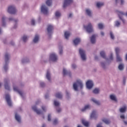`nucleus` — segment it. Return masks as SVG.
Returning <instances> with one entry per match:
<instances>
[{"label": "nucleus", "mask_w": 127, "mask_h": 127, "mask_svg": "<svg viewBox=\"0 0 127 127\" xmlns=\"http://www.w3.org/2000/svg\"><path fill=\"white\" fill-rule=\"evenodd\" d=\"M38 105H39V101L36 102V104L32 107L33 111H35L37 115H42V114H43V112L45 113L47 111V107L44 105L41 106L42 111L38 110L37 109Z\"/></svg>", "instance_id": "f257e3e1"}, {"label": "nucleus", "mask_w": 127, "mask_h": 127, "mask_svg": "<svg viewBox=\"0 0 127 127\" xmlns=\"http://www.w3.org/2000/svg\"><path fill=\"white\" fill-rule=\"evenodd\" d=\"M84 84L83 81L80 79H77L73 84V88L74 91H78V88L79 89H83Z\"/></svg>", "instance_id": "f03ea898"}, {"label": "nucleus", "mask_w": 127, "mask_h": 127, "mask_svg": "<svg viewBox=\"0 0 127 127\" xmlns=\"http://www.w3.org/2000/svg\"><path fill=\"white\" fill-rule=\"evenodd\" d=\"M83 27L86 31H87L88 33H91V32H94V27H93V25L91 23H88V24L86 25H83Z\"/></svg>", "instance_id": "7ed1b4c3"}, {"label": "nucleus", "mask_w": 127, "mask_h": 127, "mask_svg": "<svg viewBox=\"0 0 127 127\" xmlns=\"http://www.w3.org/2000/svg\"><path fill=\"white\" fill-rule=\"evenodd\" d=\"M10 55L8 53H6L5 54V64L3 66V69L4 71H7L8 69V65H7V64L8 63V60L9 59Z\"/></svg>", "instance_id": "20e7f679"}, {"label": "nucleus", "mask_w": 127, "mask_h": 127, "mask_svg": "<svg viewBox=\"0 0 127 127\" xmlns=\"http://www.w3.org/2000/svg\"><path fill=\"white\" fill-rule=\"evenodd\" d=\"M41 12L44 14H48L49 13V11L48 10V7L46 6L45 4H43L41 6Z\"/></svg>", "instance_id": "39448f33"}, {"label": "nucleus", "mask_w": 127, "mask_h": 127, "mask_svg": "<svg viewBox=\"0 0 127 127\" xmlns=\"http://www.w3.org/2000/svg\"><path fill=\"white\" fill-rule=\"evenodd\" d=\"M49 59L53 62H57L58 61V56L55 53H52L50 55Z\"/></svg>", "instance_id": "423d86ee"}, {"label": "nucleus", "mask_w": 127, "mask_h": 127, "mask_svg": "<svg viewBox=\"0 0 127 127\" xmlns=\"http://www.w3.org/2000/svg\"><path fill=\"white\" fill-rule=\"evenodd\" d=\"M7 12L11 14H14L16 13V8L14 5H10L8 7Z\"/></svg>", "instance_id": "0eeeda50"}, {"label": "nucleus", "mask_w": 127, "mask_h": 127, "mask_svg": "<svg viewBox=\"0 0 127 127\" xmlns=\"http://www.w3.org/2000/svg\"><path fill=\"white\" fill-rule=\"evenodd\" d=\"M79 52L82 60L83 61H86L87 59V56H86V53L84 50H83V49H79Z\"/></svg>", "instance_id": "6e6552de"}, {"label": "nucleus", "mask_w": 127, "mask_h": 127, "mask_svg": "<svg viewBox=\"0 0 127 127\" xmlns=\"http://www.w3.org/2000/svg\"><path fill=\"white\" fill-rule=\"evenodd\" d=\"M116 13L119 15V18L123 21V23H126V20L123 17V15H125L124 12L117 10L116 11Z\"/></svg>", "instance_id": "1a4fd4ad"}, {"label": "nucleus", "mask_w": 127, "mask_h": 127, "mask_svg": "<svg viewBox=\"0 0 127 127\" xmlns=\"http://www.w3.org/2000/svg\"><path fill=\"white\" fill-rule=\"evenodd\" d=\"M13 89L14 92L18 93V94H19L21 97H23V96H24V94L23 93V92H22V91H20L19 89H18V87H17L16 84H13Z\"/></svg>", "instance_id": "9d476101"}, {"label": "nucleus", "mask_w": 127, "mask_h": 127, "mask_svg": "<svg viewBox=\"0 0 127 127\" xmlns=\"http://www.w3.org/2000/svg\"><path fill=\"white\" fill-rule=\"evenodd\" d=\"M99 117V114L97 111H93L90 115V119H94V120H97Z\"/></svg>", "instance_id": "9b49d317"}, {"label": "nucleus", "mask_w": 127, "mask_h": 127, "mask_svg": "<svg viewBox=\"0 0 127 127\" xmlns=\"http://www.w3.org/2000/svg\"><path fill=\"white\" fill-rule=\"evenodd\" d=\"M86 85L87 89L90 90L93 88V86H94V83H93V81L89 80L86 82Z\"/></svg>", "instance_id": "f8f14e48"}, {"label": "nucleus", "mask_w": 127, "mask_h": 127, "mask_svg": "<svg viewBox=\"0 0 127 127\" xmlns=\"http://www.w3.org/2000/svg\"><path fill=\"white\" fill-rule=\"evenodd\" d=\"M5 100L9 107H11L12 106V103L11 102V100H10V96L9 94L5 95Z\"/></svg>", "instance_id": "ddd939ff"}, {"label": "nucleus", "mask_w": 127, "mask_h": 127, "mask_svg": "<svg viewBox=\"0 0 127 127\" xmlns=\"http://www.w3.org/2000/svg\"><path fill=\"white\" fill-rule=\"evenodd\" d=\"M4 88H5V90L10 91V87H9V85H8L9 84V79H4Z\"/></svg>", "instance_id": "4468645a"}, {"label": "nucleus", "mask_w": 127, "mask_h": 127, "mask_svg": "<svg viewBox=\"0 0 127 127\" xmlns=\"http://www.w3.org/2000/svg\"><path fill=\"white\" fill-rule=\"evenodd\" d=\"M52 31H53V25L51 24L48 25L47 28L48 34L50 35L52 33Z\"/></svg>", "instance_id": "2eb2a0df"}, {"label": "nucleus", "mask_w": 127, "mask_h": 127, "mask_svg": "<svg viewBox=\"0 0 127 127\" xmlns=\"http://www.w3.org/2000/svg\"><path fill=\"white\" fill-rule=\"evenodd\" d=\"M96 38H97V35L96 34L92 35L90 37V42L92 44H95V43H96Z\"/></svg>", "instance_id": "dca6fc26"}, {"label": "nucleus", "mask_w": 127, "mask_h": 127, "mask_svg": "<svg viewBox=\"0 0 127 127\" xmlns=\"http://www.w3.org/2000/svg\"><path fill=\"white\" fill-rule=\"evenodd\" d=\"M6 17L5 16H3L1 19V25L2 26H5L6 25Z\"/></svg>", "instance_id": "f3484780"}, {"label": "nucleus", "mask_w": 127, "mask_h": 127, "mask_svg": "<svg viewBox=\"0 0 127 127\" xmlns=\"http://www.w3.org/2000/svg\"><path fill=\"white\" fill-rule=\"evenodd\" d=\"M73 2V0H64V7H66L67 5L72 3Z\"/></svg>", "instance_id": "a211bd4d"}, {"label": "nucleus", "mask_w": 127, "mask_h": 127, "mask_svg": "<svg viewBox=\"0 0 127 127\" xmlns=\"http://www.w3.org/2000/svg\"><path fill=\"white\" fill-rule=\"evenodd\" d=\"M15 118L16 121H17V122L18 123H21V117H20L18 114L16 113L15 114Z\"/></svg>", "instance_id": "6ab92c4d"}, {"label": "nucleus", "mask_w": 127, "mask_h": 127, "mask_svg": "<svg viewBox=\"0 0 127 127\" xmlns=\"http://www.w3.org/2000/svg\"><path fill=\"white\" fill-rule=\"evenodd\" d=\"M73 42L74 45H78V44L81 42V39L79 38H76L73 40Z\"/></svg>", "instance_id": "aec40b11"}, {"label": "nucleus", "mask_w": 127, "mask_h": 127, "mask_svg": "<svg viewBox=\"0 0 127 127\" xmlns=\"http://www.w3.org/2000/svg\"><path fill=\"white\" fill-rule=\"evenodd\" d=\"M110 99L114 102H118V99H117V96L115 94H111L110 95Z\"/></svg>", "instance_id": "412c9836"}, {"label": "nucleus", "mask_w": 127, "mask_h": 127, "mask_svg": "<svg viewBox=\"0 0 127 127\" xmlns=\"http://www.w3.org/2000/svg\"><path fill=\"white\" fill-rule=\"evenodd\" d=\"M46 77L48 81H51V73H50V71L47 70Z\"/></svg>", "instance_id": "4be33fe9"}, {"label": "nucleus", "mask_w": 127, "mask_h": 127, "mask_svg": "<svg viewBox=\"0 0 127 127\" xmlns=\"http://www.w3.org/2000/svg\"><path fill=\"white\" fill-rule=\"evenodd\" d=\"M63 74L64 75V76H65V75H68V76H70L71 72H70V71H67V70L66 69V68H63Z\"/></svg>", "instance_id": "5701e85b"}, {"label": "nucleus", "mask_w": 127, "mask_h": 127, "mask_svg": "<svg viewBox=\"0 0 127 127\" xmlns=\"http://www.w3.org/2000/svg\"><path fill=\"white\" fill-rule=\"evenodd\" d=\"M70 35H71V33L70 32L65 31L64 32V38H65V39H68Z\"/></svg>", "instance_id": "b1692460"}, {"label": "nucleus", "mask_w": 127, "mask_h": 127, "mask_svg": "<svg viewBox=\"0 0 127 127\" xmlns=\"http://www.w3.org/2000/svg\"><path fill=\"white\" fill-rule=\"evenodd\" d=\"M91 101L92 102L94 103V104H96V105H97V106H100V105H101V103L100 102V101L97 100L96 99L94 98H91Z\"/></svg>", "instance_id": "393cba45"}, {"label": "nucleus", "mask_w": 127, "mask_h": 127, "mask_svg": "<svg viewBox=\"0 0 127 127\" xmlns=\"http://www.w3.org/2000/svg\"><path fill=\"white\" fill-rule=\"evenodd\" d=\"M96 6L98 8H100V7H102V6H104V2L101 1H98L96 2Z\"/></svg>", "instance_id": "a878e982"}, {"label": "nucleus", "mask_w": 127, "mask_h": 127, "mask_svg": "<svg viewBox=\"0 0 127 127\" xmlns=\"http://www.w3.org/2000/svg\"><path fill=\"white\" fill-rule=\"evenodd\" d=\"M39 41V36L38 35H36L33 39V42L34 43H37Z\"/></svg>", "instance_id": "bb28decb"}, {"label": "nucleus", "mask_w": 127, "mask_h": 127, "mask_svg": "<svg viewBox=\"0 0 127 127\" xmlns=\"http://www.w3.org/2000/svg\"><path fill=\"white\" fill-rule=\"evenodd\" d=\"M127 107L126 106H124L120 109V113H125L127 111Z\"/></svg>", "instance_id": "cd10ccee"}, {"label": "nucleus", "mask_w": 127, "mask_h": 127, "mask_svg": "<svg viewBox=\"0 0 127 127\" xmlns=\"http://www.w3.org/2000/svg\"><path fill=\"white\" fill-rule=\"evenodd\" d=\"M63 96V95H62V93H61V92H57L55 94V97L56 98H58L59 99H61Z\"/></svg>", "instance_id": "c85d7f7f"}, {"label": "nucleus", "mask_w": 127, "mask_h": 127, "mask_svg": "<svg viewBox=\"0 0 127 127\" xmlns=\"http://www.w3.org/2000/svg\"><path fill=\"white\" fill-rule=\"evenodd\" d=\"M124 68H125V64H121L118 66V69H119L120 71H123Z\"/></svg>", "instance_id": "c756f323"}, {"label": "nucleus", "mask_w": 127, "mask_h": 127, "mask_svg": "<svg viewBox=\"0 0 127 127\" xmlns=\"http://www.w3.org/2000/svg\"><path fill=\"white\" fill-rule=\"evenodd\" d=\"M116 60L117 62H122L123 61V59L120 56V55H116Z\"/></svg>", "instance_id": "7c9ffc66"}, {"label": "nucleus", "mask_w": 127, "mask_h": 127, "mask_svg": "<svg viewBox=\"0 0 127 127\" xmlns=\"http://www.w3.org/2000/svg\"><path fill=\"white\" fill-rule=\"evenodd\" d=\"M85 11L87 15L89 16H92V11H91L90 9H86Z\"/></svg>", "instance_id": "2f4dec72"}, {"label": "nucleus", "mask_w": 127, "mask_h": 127, "mask_svg": "<svg viewBox=\"0 0 127 127\" xmlns=\"http://www.w3.org/2000/svg\"><path fill=\"white\" fill-rule=\"evenodd\" d=\"M21 39L23 40V42H26L27 39H28V36L24 35L22 37Z\"/></svg>", "instance_id": "473e14b6"}, {"label": "nucleus", "mask_w": 127, "mask_h": 127, "mask_svg": "<svg viewBox=\"0 0 127 127\" xmlns=\"http://www.w3.org/2000/svg\"><path fill=\"white\" fill-rule=\"evenodd\" d=\"M91 108V106L89 105H86L82 110V112H85L87 110H89Z\"/></svg>", "instance_id": "72a5a7b5"}, {"label": "nucleus", "mask_w": 127, "mask_h": 127, "mask_svg": "<svg viewBox=\"0 0 127 127\" xmlns=\"http://www.w3.org/2000/svg\"><path fill=\"white\" fill-rule=\"evenodd\" d=\"M60 16H61V13H60V12L59 11H57L55 12V17L57 18H59V17H60Z\"/></svg>", "instance_id": "f704fd0d"}, {"label": "nucleus", "mask_w": 127, "mask_h": 127, "mask_svg": "<svg viewBox=\"0 0 127 127\" xmlns=\"http://www.w3.org/2000/svg\"><path fill=\"white\" fill-rule=\"evenodd\" d=\"M121 51V49L119 47L115 48V52L116 55H119L120 52Z\"/></svg>", "instance_id": "c9c22d12"}, {"label": "nucleus", "mask_w": 127, "mask_h": 127, "mask_svg": "<svg viewBox=\"0 0 127 127\" xmlns=\"http://www.w3.org/2000/svg\"><path fill=\"white\" fill-rule=\"evenodd\" d=\"M82 123L83 125L85 126V127H89V122L86 121L84 120H83L82 121Z\"/></svg>", "instance_id": "e433bc0d"}, {"label": "nucleus", "mask_w": 127, "mask_h": 127, "mask_svg": "<svg viewBox=\"0 0 127 127\" xmlns=\"http://www.w3.org/2000/svg\"><path fill=\"white\" fill-rule=\"evenodd\" d=\"M46 3L48 6H50L51 4H52V0H47L46 1Z\"/></svg>", "instance_id": "4c0bfd02"}, {"label": "nucleus", "mask_w": 127, "mask_h": 127, "mask_svg": "<svg viewBox=\"0 0 127 127\" xmlns=\"http://www.w3.org/2000/svg\"><path fill=\"white\" fill-rule=\"evenodd\" d=\"M98 26L99 29H103L104 28V24L102 23H98Z\"/></svg>", "instance_id": "58836bf2"}, {"label": "nucleus", "mask_w": 127, "mask_h": 127, "mask_svg": "<svg viewBox=\"0 0 127 127\" xmlns=\"http://www.w3.org/2000/svg\"><path fill=\"white\" fill-rule=\"evenodd\" d=\"M100 55L103 58H106V53L104 51L100 52Z\"/></svg>", "instance_id": "ea45409f"}, {"label": "nucleus", "mask_w": 127, "mask_h": 127, "mask_svg": "<svg viewBox=\"0 0 127 127\" xmlns=\"http://www.w3.org/2000/svg\"><path fill=\"white\" fill-rule=\"evenodd\" d=\"M94 94H99L100 93V89L99 88H95L93 91Z\"/></svg>", "instance_id": "a19ab883"}, {"label": "nucleus", "mask_w": 127, "mask_h": 127, "mask_svg": "<svg viewBox=\"0 0 127 127\" xmlns=\"http://www.w3.org/2000/svg\"><path fill=\"white\" fill-rule=\"evenodd\" d=\"M103 122H104V123H105V124H106V125H109V124H110L111 121H110V120L104 119L103 120Z\"/></svg>", "instance_id": "79ce46f5"}, {"label": "nucleus", "mask_w": 127, "mask_h": 127, "mask_svg": "<svg viewBox=\"0 0 127 127\" xmlns=\"http://www.w3.org/2000/svg\"><path fill=\"white\" fill-rule=\"evenodd\" d=\"M54 104L56 107H59V106L60 105V103H59V102H58L56 100H55L54 101Z\"/></svg>", "instance_id": "37998d69"}, {"label": "nucleus", "mask_w": 127, "mask_h": 127, "mask_svg": "<svg viewBox=\"0 0 127 127\" xmlns=\"http://www.w3.org/2000/svg\"><path fill=\"white\" fill-rule=\"evenodd\" d=\"M59 55H62V54H63V50H62V47H59Z\"/></svg>", "instance_id": "c03bdc74"}, {"label": "nucleus", "mask_w": 127, "mask_h": 127, "mask_svg": "<svg viewBox=\"0 0 127 127\" xmlns=\"http://www.w3.org/2000/svg\"><path fill=\"white\" fill-rule=\"evenodd\" d=\"M110 37H111V39H115V35H114V33H113V32L111 31L110 32Z\"/></svg>", "instance_id": "a18cd8bd"}, {"label": "nucleus", "mask_w": 127, "mask_h": 127, "mask_svg": "<svg viewBox=\"0 0 127 127\" xmlns=\"http://www.w3.org/2000/svg\"><path fill=\"white\" fill-rule=\"evenodd\" d=\"M59 123V121H58V119H55L53 122V125H57Z\"/></svg>", "instance_id": "49530a36"}, {"label": "nucleus", "mask_w": 127, "mask_h": 127, "mask_svg": "<svg viewBox=\"0 0 127 127\" xmlns=\"http://www.w3.org/2000/svg\"><path fill=\"white\" fill-rule=\"evenodd\" d=\"M121 25V23L119 21H115V26L119 27Z\"/></svg>", "instance_id": "de8ad7c7"}, {"label": "nucleus", "mask_w": 127, "mask_h": 127, "mask_svg": "<svg viewBox=\"0 0 127 127\" xmlns=\"http://www.w3.org/2000/svg\"><path fill=\"white\" fill-rule=\"evenodd\" d=\"M121 1V4H124V2H125V1L124 0H115V2L116 3H118V2H120Z\"/></svg>", "instance_id": "09e8293b"}, {"label": "nucleus", "mask_w": 127, "mask_h": 127, "mask_svg": "<svg viewBox=\"0 0 127 127\" xmlns=\"http://www.w3.org/2000/svg\"><path fill=\"white\" fill-rule=\"evenodd\" d=\"M9 21H11L12 20H13V21H15V22H17V21H18V19H16V20H15V19H13V18H12V17H10V18H9Z\"/></svg>", "instance_id": "8fccbe9b"}, {"label": "nucleus", "mask_w": 127, "mask_h": 127, "mask_svg": "<svg viewBox=\"0 0 127 127\" xmlns=\"http://www.w3.org/2000/svg\"><path fill=\"white\" fill-rule=\"evenodd\" d=\"M31 23L32 25H35V20L34 19H32L31 20Z\"/></svg>", "instance_id": "3c124183"}, {"label": "nucleus", "mask_w": 127, "mask_h": 127, "mask_svg": "<svg viewBox=\"0 0 127 127\" xmlns=\"http://www.w3.org/2000/svg\"><path fill=\"white\" fill-rule=\"evenodd\" d=\"M48 122H51V114H49L48 116Z\"/></svg>", "instance_id": "603ef678"}, {"label": "nucleus", "mask_w": 127, "mask_h": 127, "mask_svg": "<svg viewBox=\"0 0 127 127\" xmlns=\"http://www.w3.org/2000/svg\"><path fill=\"white\" fill-rule=\"evenodd\" d=\"M113 56H114V54H113V53H111L110 56L109 57V60H113Z\"/></svg>", "instance_id": "864d4df0"}, {"label": "nucleus", "mask_w": 127, "mask_h": 127, "mask_svg": "<svg viewBox=\"0 0 127 127\" xmlns=\"http://www.w3.org/2000/svg\"><path fill=\"white\" fill-rule=\"evenodd\" d=\"M120 118L122 119V120H125L126 119V117L125 116V115L124 114H121L120 115Z\"/></svg>", "instance_id": "5fc2aeb1"}, {"label": "nucleus", "mask_w": 127, "mask_h": 127, "mask_svg": "<svg viewBox=\"0 0 127 127\" xmlns=\"http://www.w3.org/2000/svg\"><path fill=\"white\" fill-rule=\"evenodd\" d=\"M101 65L102 68H106V64L104 63H101Z\"/></svg>", "instance_id": "6e6d98bb"}, {"label": "nucleus", "mask_w": 127, "mask_h": 127, "mask_svg": "<svg viewBox=\"0 0 127 127\" xmlns=\"http://www.w3.org/2000/svg\"><path fill=\"white\" fill-rule=\"evenodd\" d=\"M71 68L72 69H76V68H77V65L73 64L71 65Z\"/></svg>", "instance_id": "4d7b16f0"}, {"label": "nucleus", "mask_w": 127, "mask_h": 127, "mask_svg": "<svg viewBox=\"0 0 127 127\" xmlns=\"http://www.w3.org/2000/svg\"><path fill=\"white\" fill-rule=\"evenodd\" d=\"M40 84L41 87H44V86H45V83L42 81L40 82Z\"/></svg>", "instance_id": "13d9d810"}, {"label": "nucleus", "mask_w": 127, "mask_h": 127, "mask_svg": "<svg viewBox=\"0 0 127 127\" xmlns=\"http://www.w3.org/2000/svg\"><path fill=\"white\" fill-rule=\"evenodd\" d=\"M26 62H27V59H23L22 60V63H26Z\"/></svg>", "instance_id": "bf43d9fd"}, {"label": "nucleus", "mask_w": 127, "mask_h": 127, "mask_svg": "<svg viewBox=\"0 0 127 127\" xmlns=\"http://www.w3.org/2000/svg\"><path fill=\"white\" fill-rule=\"evenodd\" d=\"M61 111H62V109L59 107H58L57 109V112H58V113H60V112H61Z\"/></svg>", "instance_id": "052dcab7"}, {"label": "nucleus", "mask_w": 127, "mask_h": 127, "mask_svg": "<svg viewBox=\"0 0 127 127\" xmlns=\"http://www.w3.org/2000/svg\"><path fill=\"white\" fill-rule=\"evenodd\" d=\"M100 34L101 36H105V32L104 31H101Z\"/></svg>", "instance_id": "680f3d73"}, {"label": "nucleus", "mask_w": 127, "mask_h": 127, "mask_svg": "<svg viewBox=\"0 0 127 127\" xmlns=\"http://www.w3.org/2000/svg\"><path fill=\"white\" fill-rule=\"evenodd\" d=\"M48 97H49V95H46L45 96V99H48Z\"/></svg>", "instance_id": "e2e57ef3"}, {"label": "nucleus", "mask_w": 127, "mask_h": 127, "mask_svg": "<svg viewBox=\"0 0 127 127\" xmlns=\"http://www.w3.org/2000/svg\"><path fill=\"white\" fill-rule=\"evenodd\" d=\"M73 16V14L72 13H70L68 15V17H71V16Z\"/></svg>", "instance_id": "0e129e2a"}, {"label": "nucleus", "mask_w": 127, "mask_h": 127, "mask_svg": "<svg viewBox=\"0 0 127 127\" xmlns=\"http://www.w3.org/2000/svg\"><path fill=\"white\" fill-rule=\"evenodd\" d=\"M123 122H124V123L125 125H127V121H125V120H124V121H123Z\"/></svg>", "instance_id": "69168bd1"}, {"label": "nucleus", "mask_w": 127, "mask_h": 127, "mask_svg": "<svg viewBox=\"0 0 127 127\" xmlns=\"http://www.w3.org/2000/svg\"><path fill=\"white\" fill-rule=\"evenodd\" d=\"M42 127H46V125H45V124H43Z\"/></svg>", "instance_id": "338daca9"}, {"label": "nucleus", "mask_w": 127, "mask_h": 127, "mask_svg": "<svg viewBox=\"0 0 127 127\" xmlns=\"http://www.w3.org/2000/svg\"><path fill=\"white\" fill-rule=\"evenodd\" d=\"M126 60H127V54H126Z\"/></svg>", "instance_id": "774afa93"}]
</instances>
